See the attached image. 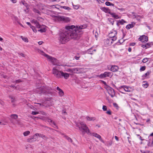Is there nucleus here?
I'll return each mask as SVG.
<instances>
[{
    "mask_svg": "<svg viewBox=\"0 0 153 153\" xmlns=\"http://www.w3.org/2000/svg\"><path fill=\"white\" fill-rule=\"evenodd\" d=\"M86 27L85 25L79 27L77 26L76 27L73 25L66 26L65 30L59 33V42L64 44L70 39H79L80 35L83 33L82 29L85 28Z\"/></svg>",
    "mask_w": 153,
    "mask_h": 153,
    "instance_id": "1",
    "label": "nucleus"
},
{
    "mask_svg": "<svg viewBox=\"0 0 153 153\" xmlns=\"http://www.w3.org/2000/svg\"><path fill=\"white\" fill-rule=\"evenodd\" d=\"M52 72L54 76L57 78H61L64 77L65 79H67L69 77V75L68 73H64L62 71L58 70L56 67L53 68Z\"/></svg>",
    "mask_w": 153,
    "mask_h": 153,
    "instance_id": "2",
    "label": "nucleus"
},
{
    "mask_svg": "<svg viewBox=\"0 0 153 153\" xmlns=\"http://www.w3.org/2000/svg\"><path fill=\"white\" fill-rule=\"evenodd\" d=\"M77 126L78 127L83 136H84L85 133H87L88 135L91 134L90 130L86 125H77Z\"/></svg>",
    "mask_w": 153,
    "mask_h": 153,
    "instance_id": "3",
    "label": "nucleus"
},
{
    "mask_svg": "<svg viewBox=\"0 0 153 153\" xmlns=\"http://www.w3.org/2000/svg\"><path fill=\"white\" fill-rule=\"evenodd\" d=\"M39 52L42 55L47 57L54 65H57V60L56 59L46 54L42 51H40Z\"/></svg>",
    "mask_w": 153,
    "mask_h": 153,
    "instance_id": "4",
    "label": "nucleus"
},
{
    "mask_svg": "<svg viewBox=\"0 0 153 153\" xmlns=\"http://www.w3.org/2000/svg\"><path fill=\"white\" fill-rule=\"evenodd\" d=\"M55 19L56 20L58 21L63 22H69L70 19L69 17H65L63 16H55Z\"/></svg>",
    "mask_w": 153,
    "mask_h": 153,
    "instance_id": "5",
    "label": "nucleus"
},
{
    "mask_svg": "<svg viewBox=\"0 0 153 153\" xmlns=\"http://www.w3.org/2000/svg\"><path fill=\"white\" fill-rule=\"evenodd\" d=\"M37 88L36 90V92L40 94L41 93H45L46 92V90L48 89L44 85L41 86L39 85L38 86L36 85Z\"/></svg>",
    "mask_w": 153,
    "mask_h": 153,
    "instance_id": "6",
    "label": "nucleus"
},
{
    "mask_svg": "<svg viewBox=\"0 0 153 153\" xmlns=\"http://www.w3.org/2000/svg\"><path fill=\"white\" fill-rule=\"evenodd\" d=\"M113 75V73L112 72H105L103 74H101L98 76L100 78H104L107 76L111 77Z\"/></svg>",
    "mask_w": 153,
    "mask_h": 153,
    "instance_id": "7",
    "label": "nucleus"
},
{
    "mask_svg": "<svg viewBox=\"0 0 153 153\" xmlns=\"http://www.w3.org/2000/svg\"><path fill=\"white\" fill-rule=\"evenodd\" d=\"M107 90L108 94L111 95L112 97H113L115 95V93L114 90L109 86H107Z\"/></svg>",
    "mask_w": 153,
    "mask_h": 153,
    "instance_id": "8",
    "label": "nucleus"
},
{
    "mask_svg": "<svg viewBox=\"0 0 153 153\" xmlns=\"http://www.w3.org/2000/svg\"><path fill=\"white\" fill-rule=\"evenodd\" d=\"M117 34V32L115 30H114L109 34L108 36L110 38H111L113 40V41H114L117 39V38L115 36Z\"/></svg>",
    "mask_w": 153,
    "mask_h": 153,
    "instance_id": "9",
    "label": "nucleus"
},
{
    "mask_svg": "<svg viewBox=\"0 0 153 153\" xmlns=\"http://www.w3.org/2000/svg\"><path fill=\"white\" fill-rule=\"evenodd\" d=\"M37 136L36 135V133L33 135L31 137L27 139V141L29 143H32L35 141L37 139Z\"/></svg>",
    "mask_w": 153,
    "mask_h": 153,
    "instance_id": "10",
    "label": "nucleus"
},
{
    "mask_svg": "<svg viewBox=\"0 0 153 153\" xmlns=\"http://www.w3.org/2000/svg\"><path fill=\"white\" fill-rule=\"evenodd\" d=\"M89 135L91 136L92 135L97 138L99 139L100 140L102 143H105V142L102 139L101 136L99 134H97V133H91V134H90Z\"/></svg>",
    "mask_w": 153,
    "mask_h": 153,
    "instance_id": "11",
    "label": "nucleus"
},
{
    "mask_svg": "<svg viewBox=\"0 0 153 153\" xmlns=\"http://www.w3.org/2000/svg\"><path fill=\"white\" fill-rule=\"evenodd\" d=\"M113 40L111 38H109L105 39L104 43L105 45H110L113 43Z\"/></svg>",
    "mask_w": 153,
    "mask_h": 153,
    "instance_id": "12",
    "label": "nucleus"
},
{
    "mask_svg": "<svg viewBox=\"0 0 153 153\" xmlns=\"http://www.w3.org/2000/svg\"><path fill=\"white\" fill-rule=\"evenodd\" d=\"M139 39L142 42H146L148 40V38L147 36L143 35L139 37Z\"/></svg>",
    "mask_w": 153,
    "mask_h": 153,
    "instance_id": "13",
    "label": "nucleus"
},
{
    "mask_svg": "<svg viewBox=\"0 0 153 153\" xmlns=\"http://www.w3.org/2000/svg\"><path fill=\"white\" fill-rule=\"evenodd\" d=\"M110 67V70L113 72H116L118 71L119 69V67L116 65H109L108 68Z\"/></svg>",
    "mask_w": 153,
    "mask_h": 153,
    "instance_id": "14",
    "label": "nucleus"
},
{
    "mask_svg": "<svg viewBox=\"0 0 153 153\" xmlns=\"http://www.w3.org/2000/svg\"><path fill=\"white\" fill-rule=\"evenodd\" d=\"M122 88L123 87L124 90L127 92H130L132 90V88L131 87H127L126 86H122Z\"/></svg>",
    "mask_w": 153,
    "mask_h": 153,
    "instance_id": "15",
    "label": "nucleus"
},
{
    "mask_svg": "<svg viewBox=\"0 0 153 153\" xmlns=\"http://www.w3.org/2000/svg\"><path fill=\"white\" fill-rule=\"evenodd\" d=\"M81 68H73V72L74 73H79L80 72Z\"/></svg>",
    "mask_w": 153,
    "mask_h": 153,
    "instance_id": "16",
    "label": "nucleus"
},
{
    "mask_svg": "<svg viewBox=\"0 0 153 153\" xmlns=\"http://www.w3.org/2000/svg\"><path fill=\"white\" fill-rule=\"evenodd\" d=\"M135 25V23L133 22L131 23V24L127 25L126 26V28L127 29H129L133 27Z\"/></svg>",
    "mask_w": 153,
    "mask_h": 153,
    "instance_id": "17",
    "label": "nucleus"
},
{
    "mask_svg": "<svg viewBox=\"0 0 153 153\" xmlns=\"http://www.w3.org/2000/svg\"><path fill=\"white\" fill-rule=\"evenodd\" d=\"M36 135H37V137H41L44 139H46L47 138V137L43 134L39 133H36Z\"/></svg>",
    "mask_w": 153,
    "mask_h": 153,
    "instance_id": "18",
    "label": "nucleus"
},
{
    "mask_svg": "<svg viewBox=\"0 0 153 153\" xmlns=\"http://www.w3.org/2000/svg\"><path fill=\"white\" fill-rule=\"evenodd\" d=\"M20 4H22L24 5L27 8V10H28L29 9V5L25 1H21L20 2Z\"/></svg>",
    "mask_w": 153,
    "mask_h": 153,
    "instance_id": "19",
    "label": "nucleus"
},
{
    "mask_svg": "<svg viewBox=\"0 0 153 153\" xmlns=\"http://www.w3.org/2000/svg\"><path fill=\"white\" fill-rule=\"evenodd\" d=\"M86 120L88 121H94L96 120V118L95 117H89L88 116H87L86 117Z\"/></svg>",
    "mask_w": 153,
    "mask_h": 153,
    "instance_id": "20",
    "label": "nucleus"
},
{
    "mask_svg": "<svg viewBox=\"0 0 153 153\" xmlns=\"http://www.w3.org/2000/svg\"><path fill=\"white\" fill-rule=\"evenodd\" d=\"M61 134L63 135V136L67 139L69 142H72V140L71 138L68 137V136H66L64 135L63 134L61 133Z\"/></svg>",
    "mask_w": 153,
    "mask_h": 153,
    "instance_id": "21",
    "label": "nucleus"
},
{
    "mask_svg": "<svg viewBox=\"0 0 153 153\" xmlns=\"http://www.w3.org/2000/svg\"><path fill=\"white\" fill-rule=\"evenodd\" d=\"M109 13L111 15L112 17H113L116 19H119L120 18V17H119L118 16V15L116 14L115 13H111L110 12H109Z\"/></svg>",
    "mask_w": 153,
    "mask_h": 153,
    "instance_id": "22",
    "label": "nucleus"
},
{
    "mask_svg": "<svg viewBox=\"0 0 153 153\" xmlns=\"http://www.w3.org/2000/svg\"><path fill=\"white\" fill-rule=\"evenodd\" d=\"M18 117V115L16 114H12L10 115V117L12 119H16Z\"/></svg>",
    "mask_w": 153,
    "mask_h": 153,
    "instance_id": "23",
    "label": "nucleus"
},
{
    "mask_svg": "<svg viewBox=\"0 0 153 153\" xmlns=\"http://www.w3.org/2000/svg\"><path fill=\"white\" fill-rule=\"evenodd\" d=\"M30 132L29 131H27L24 132L23 134L25 136H27L30 134Z\"/></svg>",
    "mask_w": 153,
    "mask_h": 153,
    "instance_id": "24",
    "label": "nucleus"
},
{
    "mask_svg": "<svg viewBox=\"0 0 153 153\" xmlns=\"http://www.w3.org/2000/svg\"><path fill=\"white\" fill-rule=\"evenodd\" d=\"M112 144V141H110L107 142L105 145L107 146H110Z\"/></svg>",
    "mask_w": 153,
    "mask_h": 153,
    "instance_id": "25",
    "label": "nucleus"
},
{
    "mask_svg": "<svg viewBox=\"0 0 153 153\" xmlns=\"http://www.w3.org/2000/svg\"><path fill=\"white\" fill-rule=\"evenodd\" d=\"M21 38L25 42H28V39L27 38L23 37L22 36H21Z\"/></svg>",
    "mask_w": 153,
    "mask_h": 153,
    "instance_id": "26",
    "label": "nucleus"
},
{
    "mask_svg": "<svg viewBox=\"0 0 153 153\" xmlns=\"http://www.w3.org/2000/svg\"><path fill=\"white\" fill-rule=\"evenodd\" d=\"M12 17L13 19L15 20L17 22L18 21V18L16 16H15L14 15H12Z\"/></svg>",
    "mask_w": 153,
    "mask_h": 153,
    "instance_id": "27",
    "label": "nucleus"
},
{
    "mask_svg": "<svg viewBox=\"0 0 153 153\" xmlns=\"http://www.w3.org/2000/svg\"><path fill=\"white\" fill-rule=\"evenodd\" d=\"M47 121L49 123H53V124H55V123L51 119H48L47 120Z\"/></svg>",
    "mask_w": 153,
    "mask_h": 153,
    "instance_id": "28",
    "label": "nucleus"
},
{
    "mask_svg": "<svg viewBox=\"0 0 153 153\" xmlns=\"http://www.w3.org/2000/svg\"><path fill=\"white\" fill-rule=\"evenodd\" d=\"M151 73V71H148L147 73H146L144 75V76L145 77H147V76L149 75Z\"/></svg>",
    "mask_w": 153,
    "mask_h": 153,
    "instance_id": "29",
    "label": "nucleus"
},
{
    "mask_svg": "<svg viewBox=\"0 0 153 153\" xmlns=\"http://www.w3.org/2000/svg\"><path fill=\"white\" fill-rule=\"evenodd\" d=\"M59 94L60 96H62V95H63L64 94V92L62 91V89H61L59 91Z\"/></svg>",
    "mask_w": 153,
    "mask_h": 153,
    "instance_id": "30",
    "label": "nucleus"
},
{
    "mask_svg": "<svg viewBox=\"0 0 153 153\" xmlns=\"http://www.w3.org/2000/svg\"><path fill=\"white\" fill-rule=\"evenodd\" d=\"M10 98L11 99V102L13 103L15 101V97H10Z\"/></svg>",
    "mask_w": 153,
    "mask_h": 153,
    "instance_id": "31",
    "label": "nucleus"
},
{
    "mask_svg": "<svg viewBox=\"0 0 153 153\" xmlns=\"http://www.w3.org/2000/svg\"><path fill=\"white\" fill-rule=\"evenodd\" d=\"M38 31L40 32L41 33H43L45 32L46 30L45 28H43L39 30Z\"/></svg>",
    "mask_w": 153,
    "mask_h": 153,
    "instance_id": "32",
    "label": "nucleus"
},
{
    "mask_svg": "<svg viewBox=\"0 0 153 153\" xmlns=\"http://www.w3.org/2000/svg\"><path fill=\"white\" fill-rule=\"evenodd\" d=\"M119 22L120 24L121 25H123V24L124 23H125L126 22L123 19H121V20H119Z\"/></svg>",
    "mask_w": 153,
    "mask_h": 153,
    "instance_id": "33",
    "label": "nucleus"
},
{
    "mask_svg": "<svg viewBox=\"0 0 153 153\" xmlns=\"http://www.w3.org/2000/svg\"><path fill=\"white\" fill-rule=\"evenodd\" d=\"M62 8L68 10H69L71 9V8H70L69 7H67L66 6H62Z\"/></svg>",
    "mask_w": 153,
    "mask_h": 153,
    "instance_id": "34",
    "label": "nucleus"
},
{
    "mask_svg": "<svg viewBox=\"0 0 153 153\" xmlns=\"http://www.w3.org/2000/svg\"><path fill=\"white\" fill-rule=\"evenodd\" d=\"M33 11L34 12H35V13H40V12L37 9L35 8H34L33 9Z\"/></svg>",
    "mask_w": 153,
    "mask_h": 153,
    "instance_id": "35",
    "label": "nucleus"
},
{
    "mask_svg": "<svg viewBox=\"0 0 153 153\" xmlns=\"http://www.w3.org/2000/svg\"><path fill=\"white\" fill-rule=\"evenodd\" d=\"M142 85L143 87L146 88L148 87L149 84L147 83H146L143 84Z\"/></svg>",
    "mask_w": 153,
    "mask_h": 153,
    "instance_id": "36",
    "label": "nucleus"
},
{
    "mask_svg": "<svg viewBox=\"0 0 153 153\" xmlns=\"http://www.w3.org/2000/svg\"><path fill=\"white\" fill-rule=\"evenodd\" d=\"M149 146H153V138L152 139V142L150 141L149 142Z\"/></svg>",
    "mask_w": 153,
    "mask_h": 153,
    "instance_id": "37",
    "label": "nucleus"
},
{
    "mask_svg": "<svg viewBox=\"0 0 153 153\" xmlns=\"http://www.w3.org/2000/svg\"><path fill=\"white\" fill-rule=\"evenodd\" d=\"M148 61V59L147 58L143 59L142 60V62L143 63H146Z\"/></svg>",
    "mask_w": 153,
    "mask_h": 153,
    "instance_id": "38",
    "label": "nucleus"
},
{
    "mask_svg": "<svg viewBox=\"0 0 153 153\" xmlns=\"http://www.w3.org/2000/svg\"><path fill=\"white\" fill-rule=\"evenodd\" d=\"M31 28L34 32H37V30L34 26L32 27Z\"/></svg>",
    "mask_w": 153,
    "mask_h": 153,
    "instance_id": "39",
    "label": "nucleus"
},
{
    "mask_svg": "<svg viewBox=\"0 0 153 153\" xmlns=\"http://www.w3.org/2000/svg\"><path fill=\"white\" fill-rule=\"evenodd\" d=\"M92 49L90 48L88 49V53L91 54H93V53L92 52V51H91L92 50Z\"/></svg>",
    "mask_w": 153,
    "mask_h": 153,
    "instance_id": "40",
    "label": "nucleus"
},
{
    "mask_svg": "<svg viewBox=\"0 0 153 153\" xmlns=\"http://www.w3.org/2000/svg\"><path fill=\"white\" fill-rule=\"evenodd\" d=\"M67 71L73 73V69H68Z\"/></svg>",
    "mask_w": 153,
    "mask_h": 153,
    "instance_id": "41",
    "label": "nucleus"
},
{
    "mask_svg": "<svg viewBox=\"0 0 153 153\" xmlns=\"http://www.w3.org/2000/svg\"><path fill=\"white\" fill-rule=\"evenodd\" d=\"M39 113L38 112H36V111H32V112L31 114L33 115H36V114H39Z\"/></svg>",
    "mask_w": 153,
    "mask_h": 153,
    "instance_id": "42",
    "label": "nucleus"
},
{
    "mask_svg": "<svg viewBox=\"0 0 153 153\" xmlns=\"http://www.w3.org/2000/svg\"><path fill=\"white\" fill-rule=\"evenodd\" d=\"M146 66H143L140 69V71H143L145 70Z\"/></svg>",
    "mask_w": 153,
    "mask_h": 153,
    "instance_id": "43",
    "label": "nucleus"
},
{
    "mask_svg": "<svg viewBox=\"0 0 153 153\" xmlns=\"http://www.w3.org/2000/svg\"><path fill=\"white\" fill-rule=\"evenodd\" d=\"M73 6L74 8L75 9H78L79 8V6L78 5H73Z\"/></svg>",
    "mask_w": 153,
    "mask_h": 153,
    "instance_id": "44",
    "label": "nucleus"
},
{
    "mask_svg": "<svg viewBox=\"0 0 153 153\" xmlns=\"http://www.w3.org/2000/svg\"><path fill=\"white\" fill-rule=\"evenodd\" d=\"M36 27H37V28H41L40 26V25H39V23L38 22H37V23H36Z\"/></svg>",
    "mask_w": 153,
    "mask_h": 153,
    "instance_id": "45",
    "label": "nucleus"
},
{
    "mask_svg": "<svg viewBox=\"0 0 153 153\" xmlns=\"http://www.w3.org/2000/svg\"><path fill=\"white\" fill-rule=\"evenodd\" d=\"M102 109L104 111H106L107 110V107L105 105H103L102 107Z\"/></svg>",
    "mask_w": 153,
    "mask_h": 153,
    "instance_id": "46",
    "label": "nucleus"
},
{
    "mask_svg": "<svg viewBox=\"0 0 153 153\" xmlns=\"http://www.w3.org/2000/svg\"><path fill=\"white\" fill-rule=\"evenodd\" d=\"M102 9L105 12H107L108 10V9H107L105 7L102 8Z\"/></svg>",
    "mask_w": 153,
    "mask_h": 153,
    "instance_id": "47",
    "label": "nucleus"
},
{
    "mask_svg": "<svg viewBox=\"0 0 153 153\" xmlns=\"http://www.w3.org/2000/svg\"><path fill=\"white\" fill-rule=\"evenodd\" d=\"M106 99L109 103H111L112 102V100H109L108 97H106Z\"/></svg>",
    "mask_w": 153,
    "mask_h": 153,
    "instance_id": "48",
    "label": "nucleus"
},
{
    "mask_svg": "<svg viewBox=\"0 0 153 153\" xmlns=\"http://www.w3.org/2000/svg\"><path fill=\"white\" fill-rule=\"evenodd\" d=\"M39 113L44 115H46V113L43 111H40Z\"/></svg>",
    "mask_w": 153,
    "mask_h": 153,
    "instance_id": "49",
    "label": "nucleus"
},
{
    "mask_svg": "<svg viewBox=\"0 0 153 153\" xmlns=\"http://www.w3.org/2000/svg\"><path fill=\"white\" fill-rule=\"evenodd\" d=\"M111 3L108 1H106L105 2V4L107 6H110Z\"/></svg>",
    "mask_w": 153,
    "mask_h": 153,
    "instance_id": "50",
    "label": "nucleus"
},
{
    "mask_svg": "<svg viewBox=\"0 0 153 153\" xmlns=\"http://www.w3.org/2000/svg\"><path fill=\"white\" fill-rule=\"evenodd\" d=\"M106 113L108 114L109 115H111V112L110 110H109L108 111L106 112Z\"/></svg>",
    "mask_w": 153,
    "mask_h": 153,
    "instance_id": "51",
    "label": "nucleus"
},
{
    "mask_svg": "<svg viewBox=\"0 0 153 153\" xmlns=\"http://www.w3.org/2000/svg\"><path fill=\"white\" fill-rule=\"evenodd\" d=\"M110 21L112 25H113L114 23V21L113 20V19H111Z\"/></svg>",
    "mask_w": 153,
    "mask_h": 153,
    "instance_id": "52",
    "label": "nucleus"
},
{
    "mask_svg": "<svg viewBox=\"0 0 153 153\" xmlns=\"http://www.w3.org/2000/svg\"><path fill=\"white\" fill-rule=\"evenodd\" d=\"M37 21L35 20H33L31 21V22L35 24H36V23H37Z\"/></svg>",
    "mask_w": 153,
    "mask_h": 153,
    "instance_id": "53",
    "label": "nucleus"
},
{
    "mask_svg": "<svg viewBox=\"0 0 153 153\" xmlns=\"http://www.w3.org/2000/svg\"><path fill=\"white\" fill-rule=\"evenodd\" d=\"M22 82V81L20 79H18L16 80L15 82L16 83H18Z\"/></svg>",
    "mask_w": 153,
    "mask_h": 153,
    "instance_id": "54",
    "label": "nucleus"
},
{
    "mask_svg": "<svg viewBox=\"0 0 153 153\" xmlns=\"http://www.w3.org/2000/svg\"><path fill=\"white\" fill-rule=\"evenodd\" d=\"M113 105L115 107H116V108L118 107L117 104L116 103H114Z\"/></svg>",
    "mask_w": 153,
    "mask_h": 153,
    "instance_id": "55",
    "label": "nucleus"
},
{
    "mask_svg": "<svg viewBox=\"0 0 153 153\" xmlns=\"http://www.w3.org/2000/svg\"><path fill=\"white\" fill-rule=\"evenodd\" d=\"M135 45V43L134 42H132L130 43V45L131 46H134Z\"/></svg>",
    "mask_w": 153,
    "mask_h": 153,
    "instance_id": "56",
    "label": "nucleus"
},
{
    "mask_svg": "<svg viewBox=\"0 0 153 153\" xmlns=\"http://www.w3.org/2000/svg\"><path fill=\"white\" fill-rule=\"evenodd\" d=\"M101 82H102V83L105 85H106L107 87V86H108V85H107V84L106 83V82H105L104 81H101Z\"/></svg>",
    "mask_w": 153,
    "mask_h": 153,
    "instance_id": "57",
    "label": "nucleus"
},
{
    "mask_svg": "<svg viewBox=\"0 0 153 153\" xmlns=\"http://www.w3.org/2000/svg\"><path fill=\"white\" fill-rule=\"evenodd\" d=\"M19 54L21 55V56H23V57H25V55L24 54H23V53H19Z\"/></svg>",
    "mask_w": 153,
    "mask_h": 153,
    "instance_id": "58",
    "label": "nucleus"
},
{
    "mask_svg": "<svg viewBox=\"0 0 153 153\" xmlns=\"http://www.w3.org/2000/svg\"><path fill=\"white\" fill-rule=\"evenodd\" d=\"M114 138L117 141H119V138L117 136H115Z\"/></svg>",
    "mask_w": 153,
    "mask_h": 153,
    "instance_id": "59",
    "label": "nucleus"
},
{
    "mask_svg": "<svg viewBox=\"0 0 153 153\" xmlns=\"http://www.w3.org/2000/svg\"><path fill=\"white\" fill-rule=\"evenodd\" d=\"M137 135L138 137L141 140H143L142 139L141 137L139 135L137 134Z\"/></svg>",
    "mask_w": 153,
    "mask_h": 153,
    "instance_id": "60",
    "label": "nucleus"
},
{
    "mask_svg": "<svg viewBox=\"0 0 153 153\" xmlns=\"http://www.w3.org/2000/svg\"><path fill=\"white\" fill-rule=\"evenodd\" d=\"M142 47L143 48H148V47H147V45H146V44L145 45H143L142 46Z\"/></svg>",
    "mask_w": 153,
    "mask_h": 153,
    "instance_id": "61",
    "label": "nucleus"
},
{
    "mask_svg": "<svg viewBox=\"0 0 153 153\" xmlns=\"http://www.w3.org/2000/svg\"><path fill=\"white\" fill-rule=\"evenodd\" d=\"M117 9L119 10H121L122 11H123L124 10V8H118Z\"/></svg>",
    "mask_w": 153,
    "mask_h": 153,
    "instance_id": "62",
    "label": "nucleus"
},
{
    "mask_svg": "<svg viewBox=\"0 0 153 153\" xmlns=\"http://www.w3.org/2000/svg\"><path fill=\"white\" fill-rule=\"evenodd\" d=\"M43 41H41L39 42H38V44H39V45H42V43H43Z\"/></svg>",
    "mask_w": 153,
    "mask_h": 153,
    "instance_id": "63",
    "label": "nucleus"
},
{
    "mask_svg": "<svg viewBox=\"0 0 153 153\" xmlns=\"http://www.w3.org/2000/svg\"><path fill=\"white\" fill-rule=\"evenodd\" d=\"M75 59L76 60H78L79 59V57L77 56H75L74 57Z\"/></svg>",
    "mask_w": 153,
    "mask_h": 153,
    "instance_id": "64",
    "label": "nucleus"
}]
</instances>
